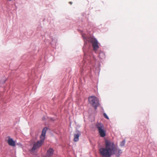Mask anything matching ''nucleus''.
<instances>
[{"instance_id": "obj_7", "label": "nucleus", "mask_w": 157, "mask_h": 157, "mask_svg": "<svg viewBox=\"0 0 157 157\" xmlns=\"http://www.w3.org/2000/svg\"><path fill=\"white\" fill-rule=\"evenodd\" d=\"M105 147H114V143L108 140H105Z\"/></svg>"}, {"instance_id": "obj_14", "label": "nucleus", "mask_w": 157, "mask_h": 157, "mask_svg": "<svg viewBox=\"0 0 157 157\" xmlns=\"http://www.w3.org/2000/svg\"><path fill=\"white\" fill-rule=\"evenodd\" d=\"M69 3H70V4H72V2H70Z\"/></svg>"}, {"instance_id": "obj_13", "label": "nucleus", "mask_w": 157, "mask_h": 157, "mask_svg": "<svg viewBox=\"0 0 157 157\" xmlns=\"http://www.w3.org/2000/svg\"><path fill=\"white\" fill-rule=\"evenodd\" d=\"M103 116L105 118H106L108 119H109L108 117V116H107V115L105 113H103Z\"/></svg>"}, {"instance_id": "obj_10", "label": "nucleus", "mask_w": 157, "mask_h": 157, "mask_svg": "<svg viewBox=\"0 0 157 157\" xmlns=\"http://www.w3.org/2000/svg\"><path fill=\"white\" fill-rule=\"evenodd\" d=\"M37 148H32L31 149L29 150L30 151L33 153L35 152Z\"/></svg>"}, {"instance_id": "obj_3", "label": "nucleus", "mask_w": 157, "mask_h": 157, "mask_svg": "<svg viewBox=\"0 0 157 157\" xmlns=\"http://www.w3.org/2000/svg\"><path fill=\"white\" fill-rule=\"evenodd\" d=\"M88 101L90 105L96 109L99 105L98 99L95 96H92L88 98Z\"/></svg>"}, {"instance_id": "obj_12", "label": "nucleus", "mask_w": 157, "mask_h": 157, "mask_svg": "<svg viewBox=\"0 0 157 157\" xmlns=\"http://www.w3.org/2000/svg\"><path fill=\"white\" fill-rule=\"evenodd\" d=\"M125 143V140H123L120 144V146L121 147L123 146H124Z\"/></svg>"}, {"instance_id": "obj_4", "label": "nucleus", "mask_w": 157, "mask_h": 157, "mask_svg": "<svg viewBox=\"0 0 157 157\" xmlns=\"http://www.w3.org/2000/svg\"><path fill=\"white\" fill-rule=\"evenodd\" d=\"M96 127L98 129L100 136L101 137H105L106 135V133L103 124L98 123L96 124Z\"/></svg>"}, {"instance_id": "obj_11", "label": "nucleus", "mask_w": 157, "mask_h": 157, "mask_svg": "<svg viewBox=\"0 0 157 157\" xmlns=\"http://www.w3.org/2000/svg\"><path fill=\"white\" fill-rule=\"evenodd\" d=\"M122 151L121 150H119L118 151V152L117 153L116 155L117 156V157H119L120 156V155L122 153Z\"/></svg>"}, {"instance_id": "obj_9", "label": "nucleus", "mask_w": 157, "mask_h": 157, "mask_svg": "<svg viewBox=\"0 0 157 157\" xmlns=\"http://www.w3.org/2000/svg\"><path fill=\"white\" fill-rule=\"evenodd\" d=\"M81 135V133L80 132H78L77 133L74 134V141L75 142L79 140V138Z\"/></svg>"}, {"instance_id": "obj_8", "label": "nucleus", "mask_w": 157, "mask_h": 157, "mask_svg": "<svg viewBox=\"0 0 157 157\" xmlns=\"http://www.w3.org/2000/svg\"><path fill=\"white\" fill-rule=\"evenodd\" d=\"M7 143L10 146L14 147L15 146V142L11 138H9L7 141Z\"/></svg>"}, {"instance_id": "obj_5", "label": "nucleus", "mask_w": 157, "mask_h": 157, "mask_svg": "<svg viewBox=\"0 0 157 157\" xmlns=\"http://www.w3.org/2000/svg\"><path fill=\"white\" fill-rule=\"evenodd\" d=\"M89 41L92 44L93 50L97 51L99 48L98 43L97 40L95 38H92L90 39Z\"/></svg>"}, {"instance_id": "obj_6", "label": "nucleus", "mask_w": 157, "mask_h": 157, "mask_svg": "<svg viewBox=\"0 0 157 157\" xmlns=\"http://www.w3.org/2000/svg\"><path fill=\"white\" fill-rule=\"evenodd\" d=\"M54 150L52 148H49V149L47 151V153L46 155L44 157H51L54 153Z\"/></svg>"}, {"instance_id": "obj_1", "label": "nucleus", "mask_w": 157, "mask_h": 157, "mask_svg": "<svg viewBox=\"0 0 157 157\" xmlns=\"http://www.w3.org/2000/svg\"><path fill=\"white\" fill-rule=\"evenodd\" d=\"M116 148H100L99 153L102 157H110L115 154Z\"/></svg>"}, {"instance_id": "obj_2", "label": "nucleus", "mask_w": 157, "mask_h": 157, "mask_svg": "<svg viewBox=\"0 0 157 157\" xmlns=\"http://www.w3.org/2000/svg\"><path fill=\"white\" fill-rule=\"evenodd\" d=\"M47 130L48 128L47 127H45L43 128L40 136V140L34 144L33 147H40L42 146L44 141L46 133Z\"/></svg>"}]
</instances>
